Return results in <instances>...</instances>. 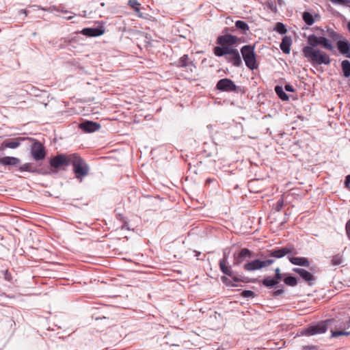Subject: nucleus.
I'll use <instances>...</instances> for the list:
<instances>
[{
	"instance_id": "nucleus-1",
	"label": "nucleus",
	"mask_w": 350,
	"mask_h": 350,
	"mask_svg": "<svg viewBox=\"0 0 350 350\" xmlns=\"http://www.w3.org/2000/svg\"><path fill=\"white\" fill-rule=\"evenodd\" d=\"M336 321L334 319H329L325 321L319 322V323L308 327L307 329L304 330L302 333L303 334L308 336H312L319 334H323L326 332L327 329L330 328L332 338H337L340 336H349L350 335V332L347 331H334L332 330V327L334 326L337 327L336 325H334Z\"/></svg>"
},
{
	"instance_id": "nucleus-2",
	"label": "nucleus",
	"mask_w": 350,
	"mask_h": 350,
	"mask_svg": "<svg viewBox=\"0 0 350 350\" xmlns=\"http://www.w3.org/2000/svg\"><path fill=\"white\" fill-rule=\"evenodd\" d=\"M70 165H72V170L75 173V178L82 182L83 178L89 174L90 167L88 163L78 154L73 153V157L70 161Z\"/></svg>"
},
{
	"instance_id": "nucleus-3",
	"label": "nucleus",
	"mask_w": 350,
	"mask_h": 350,
	"mask_svg": "<svg viewBox=\"0 0 350 350\" xmlns=\"http://www.w3.org/2000/svg\"><path fill=\"white\" fill-rule=\"evenodd\" d=\"M303 53L306 57L310 59L312 65H329L331 63L330 57L325 52L319 49H313L310 46H304Z\"/></svg>"
},
{
	"instance_id": "nucleus-4",
	"label": "nucleus",
	"mask_w": 350,
	"mask_h": 350,
	"mask_svg": "<svg viewBox=\"0 0 350 350\" xmlns=\"http://www.w3.org/2000/svg\"><path fill=\"white\" fill-rule=\"evenodd\" d=\"M241 53L246 66L252 70L257 69L258 65L256 61V56L254 52V46L244 45L241 49Z\"/></svg>"
},
{
	"instance_id": "nucleus-5",
	"label": "nucleus",
	"mask_w": 350,
	"mask_h": 350,
	"mask_svg": "<svg viewBox=\"0 0 350 350\" xmlns=\"http://www.w3.org/2000/svg\"><path fill=\"white\" fill-rule=\"evenodd\" d=\"M215 89L225 92L244 94L245 92L244 88L237 85L232 79L228 78L219 79L216 83Z\"/></svg>"
},
{
	"instance_id": "nucleus-6",
	"label": "nucleus",
	"mask_w": 350,
	"mask_h": 350,
	"mask_svg": "<svg viewBox=\"0 0 350 350\" xmlns=\"http://www.w3.org/2000/svg\"><path fill=\"white\" fill-rule=\"evenodd\" d=\"M72 154H58L52 157L49 161L50 166L55 170H59L63 167H67L70 165V161L72 160Z\"/></svg>"
},
{
	"instance_id": "nucleus-7",
	"label": "nucleus",
	"mask_w": 350,
	"mask_h": 350,
	"mask_svg": "<svg viewBox=\"0 0 350 350\" xmlns=\"http://www.w3.org/2000/svg\"><path fill=\"white\" fill-rule=\"evenodd\" d=\"M228 31H234L233 28L226 27L223 30V35L219 36L217 38V44L220 46H232L236 44L239 40L238 37L229 34Z\"/></svg>"
},
{
	"instance_id": "nucleus-8",
	"label": "nucleus",
	"mask_w": 350,
	"mask_h": 350,
	"mask_svg": "<svg viewBox=\"0 0 350 350\" xmlns=\"http://www.w3.org/2000/svg\"><path fill=\"white\" fill-rule=\"evenodd\" d=\"M274 262L273 259H267L262 260L260 259H255L252 261H248L243 265V269L247 271H254L260 269L264 267H269Z\"/></svg>"
},
{
	"instance_id": "nucleus-9",
	"label": "nucleus",
	"mask_w": 350,
	"mask_h": 350,
	"mask_svg": "<svg viewBox=\"0 0 350 350\" xmlns=\"http://www.w3.org/2000/svg\"><path fill=\"white\" fill-rule=\"evenodd\" d=\"M254 257L253 252L247 248L241 249L238 253H234L233 255L234 266H238L242 264L245 260L252 258Z\"/></svg>"
},
{
	"instance_id": "nucleus-10",
	"label": "nucleus",
	"mask_w": 350,
	"mask_h": 350,
	"mask_svg": "<svg viewBox=\"0 0 350 350\" xmlns=\"http://www.w3.org/2000/svg\"><path fill=\"white\" fill-rule=\"evenodd\" d=\"M31 153L36 161H40L44 159L46 152L44 146L39 142H34L31 148Z\"/></svg>"
},
{
	"instance_id": "nucleus-11",
	"label": "nucleus",
	"mask_w": 350,
	"mask_h": 350,
	"mask_svg": "<svg viewBox=\"0 0 350 350\" xmlns=\"http://www.w3.org/2000/svg\"><path fill=\"white\" fill-rule=\"evenodd\" d=\"M225 59L228 63L232 64L235 67H240L243 64L239 51L232 46Z\"/></svg>"
},
{
	"instance_id": "nucleus-12",
	"label": "nucleus",
	"mask_w": 350,
	"mask_h": 350,
	"mask_svg": "<svg viewBox=\"0 0 350 350\" xmlns=\"http://www.w3.org/2000/svg\"><path fill=\"white\" fill-rule=\"evenodd\" d=\"M23 140L24 138L23 137L5 139L0 146V151H4L6 148H17L20 146L21 142Z\"/></svg>"
},
{
	"instance_id": "nucleus-13",
	"label": "nucleus",
	"mask_w": 350,
	"mask_h": 350,
	"mask_svg": "<svg viewBox=\"0 0 350 350\" xmlns=\"http://www.w3.org/2000/svg\"><path fill=\"white\" fill-rule=\"evenodd\" d=\"M339 52L347 58H350V43L347 40H338L336 42Z\"/></svg>"
},
{
	"instance_id": "nucleus-14",
	"label": "nucleus",
	"mask_w": 350,
	"mask_h": 350,
	"mask_svg": "<svg viewBox=\"0 0 350 350\" xmlns=\"http://www.w3.org/2000/svg\"><path fill=\"white\" fill-rule=\"evenodd\" d=\"M100 126L92 121H85L79 124V128L85 133H92L98 131Z\"/></svg>"
},
{
	"instance_id": "nucleus-15",
	"label": "nucleus",
	"mask_w": 350,
	"mask_h": 350,
	"mask_svg": "<svg viewBox=\"0 0 350 350\" xmlns=\"http://www.w3.org/2000/svg\"><path fill=\"white\" fill-rule=\"evenodd\" d=\"M293 271L296 273L299 274L300 277L307 282L309 284H311L314 281L315 278L314 275L309 271L301 269V268H294Z\"/></svg>"
},
{
	"instance_id": "nucleus-16",
	"label": "nucleus",
	"mask_w": 350,
	"mask_h": 350,
	"mask_svg": "<svg viewBox=\"0 0 350 350\" xmlns=\"http://www.w3.org/2000/svg\"><path fill=\"white\" fill-rule=\"evenodd\" d=\"M176 66L181 68H187L190 72H193V68H195L192 62H189L187 55H183L176 63Z\"/></svg>"
},
{
	"instance_id": "nucleus-17",
	"label": "nucleus",
	"mask_w": 350,
	"mask_h": 350,
	"mask_svg": "<svg viewBox=\"0 0 350 350\" xmlns=\"http://www.w3.org/2000/svg\"><path fill=\"white\" fill-rule=\"evenodd\" d=\"M228 255L226 252L224 253L223 258L219 260V268L221 271L226 275H232V269L230 266H228Z\"/></svg>"
},
{
	"instance_id": "nucleus-18",
	"label": "nucleus",
	"mask_w": 350,
	"mask_h": 350,
	"mask_svg": "<svg viewBox=\"0 0 350 350\" xmlns=\"http://www.w3.org/2000/svg\"><path fill=\"white\" fill-rule=\"evenodd\" d=\"M81 33L88 37H96L101 36L104 33V31L98 27H87L81 30Z\"/></svg>"
},
{
	"instance_id": "nucleus-19",
	"label": "nucleus",
	"mask_w": 350,
	"mask_h": 350,
	"mask_svg": "<svg viewBox=\"0 0 350 350\" xmlns=\"http://www.w3.org/2000/svg\"><path fill=\"white\" fill-rule=\"evenodd\" d=\"M21 163L18 158L14 157H3L0 158V164L4 166L11 165L16 166Z\"/></svg>"
},
{
	"instance_id": "nucleus-20",
	"label": "nucleus",
	"mask_w": 350,
	"mask_h": 350,
	"mask_svg": "<svg viewBox=\"0 0 350 350\" xmlns=\"http://www.w3.org/2000/svg\"><path fill=\"white\" fill-rule=\"evenodd\" d=\"M288 260L295 265L302 266V267H309L310 262L307 258L305 257H288Z\"/></svg>"
},
{
	"instance_id": "nucleus-21",
	"label": "nucleus",
	"mask_w": 350,
	"mask_h": 350,
	"mask_svg": "<svg viewBox=\"0 0 350 350\" xmlns=\"http://www.w3.org/2000/svg\"><path fill=\"white\" fill-rule=\"evenodd\" d=\"M291 43H292V40H291V37L284 36L282 38V42L280 44V47L283 53H284L286 54H288L290 53Z\"/></svg>"
},
{
	"instance_id": "nucleus-22",
	"label": "nucleus",
	"mask_w": 350,
	"mask_h": 350,
	"mask_svg": "<svg viewBox=\"0 0 350 350\" xmlns=\"http://www.w3.org/2000/svg\"><path fill=\"white\" fill-rule=\"evenodd\" d=\"M231 46H215L213 49L214 54L217 57H226V55L229 53V50Z\"/></svg>"
},
{
	"instance_id": "nucleus-23",
	"label": "nucleus",
	"mask_w": 350,
	"mask_h": 350,
	"mask_svg": "<svg viewBox=\"0 0 350 350\" xmlns=\"http://www.w3.org/2000/svg\"><path fill=\"white\" fill-rule=\"evenodd\" d=\"M319 45H321L323 49L328 51H332L334 49L329 40L324 36H320Z\"/></svg>"
},
{
	"instance_id": "nucleus-24",
	"label": "nucleus",
	"mask_w": 350,
	"mask_h": 350,
	"mask_svg": "<svg viewBox=\"0 0 350 350\" xmlns=\"http://www.w3.org/2000/svg\"><path fill=\"white\" fill-rule=\"evenodd\" d=\"M269 256L271 257L280 258L285 256V252H284L282 247L273 249L268 251Z\"/></svg>"
},
{
	"instance_id": "nucleus-25",
	"label": "nucleus",
	"mask_w": 350,
	"mask_h": 350,
	"mask_svg": "<svg viewBox=\"0 0 350 350\" xmlns=\"http://www.w3.org/2000/svg\"><path fill=\"white\" fill-rule=\"evenodd\" d=\"M284 278L283 281L285 284L290 286H295L297 284V280L295 276L288 273H284Z\"/></svg>"
},
{
	"instance_id": "nucleus-26",
	"label": "nucleus",
	"mask_w": 350,
	"mask_h": 350,
	"mask_svg": "<svg viewBox=\"0 0 350 350\" xmlns=\"http://www.w3.org/2000/svg\"><path fill=\"white\" fill-rule=\"evenodd\" d=\"M275 92L277 96L284 101H286L289 99V96L285 93L282 86L276 85L274 88Z\"/></svg>"
},
{
	"instance_id": "nucleus-27",
	"label": "nucleus",
	"mask_w": 350,
	"mask_h": 350,
	"mask_svg": "<svg viewBox=\"0 0 350 350\" xmlns=\"http://www.w3.org/2000/svg\"><path fill=\"white\" fill-rule=\"evenodd\" d=\"M341 68L345 77H350V62L349 60H343L341 62Z\"/></svg>"
},
{
	"instance_id": "nucleus-28",
	"label": "nucleus",
	"mask_w": 350,
	"mask_h": 350,
	"mask_svg": "<svg viewBox=\"0 0 350 350\" xmlns=\"http://www.w3.org/2000/svg\"><path fill=\"white\" fill-rule=\"evenodd\" d=\"M261 282L263 286L269 288H271L278 284V282L270 276L265 277Z\"/></svg>"
},
{
	"instance_id": "nucleus-29",
	"label": "nucleus",
	"mask_w": 350,
	"mask_h": 350,
	"mask_svg": "<svg viewBox=\"0 0 350 350\" xmlns=\"http://www.w3.org/2000/svg\"><path fill=\"white\" fill-rule=\"evenodd\" d=\"M327 36L333 41L338 42V40H340V39L342 38V36L335 31L334 29L331 28L327 29Z\"/></svg>"
},
{
	"instance_id": "nucleus-30",
	"label": "nucleus",
	"mask_w": 350,
	"mask_h": 350,
	"mask_svg": "<svg viewBox=\"0 0 350 350\" xmlns=\"http://www.w3.org/2000/svg\"><path fill=\"white\" fill-rule=\"evenodd\" d=\"M235 27L237 29L241 31L243 34H247V31H249L248 25L243 21H237L235 23Z\"/></svg>"
},
{
	"instance_id": "nucleus-31",
	"label": "nucleus",
	"mask_w": 350,
	"mask_h": 350,
	"mask_svg": "<svg viewBox=\"0 0 350 350\" xmlns=\"http://www.w3.org/2000/svg\"><path fill=\"white\" fill-rule=\"evenodd\" d=\"M320 42V36L317 37V36L312 34L308 38V43L310 45V47L314 49V47L319 45Z\"/></svg>"
},
{
	"instance_id": "nucleus-32",
	"label": "nucleus",
	"mask_w": 350,
	"mask_h": 350,
	"mask_svg": "<svg viewBox=\"0 0 350 350\" xmlns=\"http://www.w3.org/2000/svg\"><path fill=\"white\" fill-rule=\"evenodd\" d=\"M19 170L21 172H37V168L32 163H25L19 167Z\"/></svg>"
},
{
	"instance_id": "nucleus-33",
	"label": "nucleus",
	"mask_w": 350,
	"mask_h": 350,
	"mask_svg": "<svg viewBox=\"0 0 350 350\" xmlns=\"http://www.w3.org/2000/svg\"><path fill=\"white\" fill-rule=\"evenodd\" d=\"M335 321H336V323L334 325H336L337 327H335L334 326L332 327V330L334 331H342V329H345V328H348L349 327V322H350V320L349 321H347V322H342V321H338L335 319H334Z\"/></svg>"
},
{
	"instance_id": "nucleus-34",
	"label": "nucleus",
	"mask_w": 350,
	"mask_h": 350,
	"mask_svg": "<svg viewBox=\"0 0 350 350\" xmlns=\"http://www.w3.org/2000/svg\"><path fill=\"white\" fill-rule=\"evenodd\" d=\"M303 20L308 25H312L314 23L313 16L308 12L303 13Z\"/></svg>"
},
{
	"instance_id": "nucleus-35",
	"label": "nucleus",
	"mask_w": 350,
	"mask_h": 350,
	"mask_svg": "<svg viewBox=\"0 0 350 350\" xmlns=\"http://www.w3.org/2000/svg\"><path fill=\"white\" fill-rule=\"evenodd\" d=\"M274 30L282 35L285 34L287 31L285 25L283 23H280V22H278L275 24Z\"/></svg>"
},
{
	"instance_id": "nucleus-36",
	"label": "nucleus",
	"mask_w": 350,
	"mask_h": 350,
	"mask_svg": "<svg viewBox=\"0 0 350 350\" xmlns=\"http://www.w3.org/2000/svg\"><path fill=\"white\" fill-rule=\"evenodd\" d=\"M128 5L131 7L135 12L139 13L140 12V3L137 0H129Z\"/></svg>"
},
{
	"instance_id": "nucleus-37",
	"label": "nucleus",
	"mask_w": 350,
	"mask_h": 350,
	"mask_svg": "<svg viewBox=\"0 0 350 350\" xmlns=\"http://www.w3.org/2000/svg\"><path fill=\"white\" fill-rule=\"evenodd\" d=\"M284 252H285V255L291 254H297V252L295 250V247L293 245H287L286 246L282 247Z\"/></svg>"
},
{
	"instance_id": "nucleus-38",
	"label": "nucleus",
	"mask_w": 350,
	"mask_h": 350,
	"mask_svg": "<svg viewBox=\"0 0 350 350\" xmlns=\"http://www.w3.org/2000/svg\"><path fill=\"white\" fill-rule=\"evenodd\" d=\"M342 262V258L340 255L337 254L332 257V265L334 266L339 265Z\"/></svg>"
},
{
	"instance_id": "nucleus-39",
	"label": "nucleus",
	"mask_w": 350,
	"mask_h": 350,
	"mask_svg": "<svg viewBox=\"0 0 350 350\" xmlns=\"http://www.w3.org/2000/svg\"><path fill=\"white\" fill-rule=\"evenodd\" d=\"M222 282L228 286H238L237 284H234L232 279L227 278L226 276H222L221 278Z\"/></svg>"
},
{
	"instance_id": "nucleus-40",
	"label": "nucleus",
	"mask_w": 350,
	"mask_h": 350,
	"mask_svg": "<svg viewBox=\"0 0 350 350\" xmlns=\"http://www.w3.org/2000/svg\"><path fill=\"white\" fill-rule=\"evenodd\" d=\"M241 296L245 298L254 297L255 293L250 290H244L241 293Z\"/></svg>"
},
{
	"instance_id": "nucleus-41",
	"label": "nucleus",
	"mask_w": 350,
	"mask_h": 350,
	"mask_svg": "<svg viewBox=\"0 0 350 350\" xmlns=\"http://www.w3.org/2000/svg\"><path fill=\"white\" fill-rule=\"evenodd\" d=\"M267 8L273 12H277V5L275 1H269L267 3Z\"/></svg>"
},
{
	"instance_id": "nucleus-42",
	"label": "nucleus",
	"mask_w": 350,
	"mask_h": 350,
	"mask_svg": "<svg viewBox=\"0 0 350 350\" xmlns=\"http://www.w3.org/2000/svg\"><path fill=\"white\" fill-rule=\"evenodd\" d=\"M333 3L349 6L350 0H330Z\"/></svg>"
},
{
	"instance_id": "nucleus-43",
	"label": "nucleus",
	"mask_w": 350,
	"mask_h": 350,
	"mask_svg": "<svg viewBox=\"0 0 350 350\" xmlns=\"http://www.w3.org/2000/svg\"><path fill=\"white\" fill-rule=\"evenodd\" d=\"M283 206H284V200H283V199H280L276 202L275 207V211L278 212L280 211L282 208L283 207Z\"/></svg>"
},
{
	"instance_id": "nucleus-44",
	"label": "nucleus",
	"mask_w": 350,
	"mask_h": 350,
	"mask_svg": "<svg viewBox=\"0 0 350 350\" xmlns=\"http://www.w3.org/2000/svg\"><path fill=\"white\" fill-rule=\"evenodd\" d=\"M345 230L347 237L350 240V219L346 223Z\"/></svg>"
},
{
	"instance_id": "nucleus-45",
	"label": "nucleus",
	"mask_w": 350,
	"mask_h": 350,
	"mask_svg": "<svg viewBox=\"0 0 350 350\" xmlns=\"http://www.w3.org/2000/svg\"><path fill=\"white\" fill-rule=\"evenodd\" d=\"M229 276L231 278L232 282L234 284H236L237 282L242 281V280L240 278H239L237 275L234 274V272L232 271V275H229Z\"/></svg>"
},
{
	"instance_id": "nucleus-46",
	"label": "nucleus",
	"mask_w": 350,
	"mask_h": 350,
	"mask_svg": "<svg viewBox=\"0 0 350 350\" xmlns=\"http://www.w3.org/2000/svg\"><path fill=\"white\" fill-rule=\"evenodd\" d=\"M284 290L283 288L278 289L273 293V297H278V296L282 295L284 293Z\"/></svg>"
},
{
	"instance_id": "nucleus-47",
	"label": "nucleus",
	"mask_w": 350,
	"mask_h": 350,
	"mask_svg": "<svg viewBox=\"0 0 350 350\" xmlns=\"http://www.w3.org/2000/svg\"><path fill=\"white\" fill-rule=\"evenodd\" d=\"M302 350H317V347L314 345H305L302 347Z\"/></svg>"
},
{
	"instance_id": "nucleus-48",
	"label": "nucleus",
	"mask_w": 350,
	"mask_h": 350,
	"mask_svg": "<svg viewBox=\"0 0 350 350\" xmlns=\"http://www.w3.org/2000/svg\"><path fill=\"white\" fill-rule=\"evenodd\" d=\"M284 90L288 92H293L295 91L294 88L290 84L285 85Z\"/></svg>"
},
{
	"instance_id": "nucleus-49",
	"label": "nucleus",
	"mask_w": 350,
	"mask_h": 350,
	"mask_svg": "<svg viewBox=\"0 0 350 350\" xmlns=\"http://www.w3.org/2000/svg\"><path fill=\"white\" fill-rule=\"evenodd\" d=\"M283 276H284V274L282 273H280V274H275L274 277L273 278L276 282H278V284H279V282L280 280H281L283 278Z\"/></svg>"
},
{
	"instance_id": "nucleus-50",
	"label": "nucleus",
	"mask_w": 350,
	"mask_h": 350,
	"mask_svg": "<svg viewBox=\"0 0 350 350\" xmlns=\"http://www.w3.org/2000/svg\"><path fill=\"white\" fill-rule=\"evenodd\" d=\"M345 185L347 188L350 189V174L346 176L345 180Z\"/></svg>"
},
{
	"instance_id": "nucleus-51",
	"label": "nucleus",
	"mask_w": 350,
	"mask_h": 350,
	"mask_svg": "<svg viewBox=\"0 0 350 350\" xmlns=\"http://www.w3.org/2000/svg\"><path fill=\"white\" fill-rule=\"evenodd\" d=\"M280 269L279 267H277L275 269V274H280Z\"/></svg>"
},
{
	"instance_id": "nucleus-52",
	"label": "nucleus",
	"mask_w": 350,
	"mask_h": 350,
	"mask_svg": "<svg viewBox=\"0 0 350 350\" xmlns=\"http://www.w3.org/2000/svg\"><path fill=\"white\" fill-rule=\"evenodd\" d=\"M213 181L212 179L208 178L206 180V184H210Z\"/></svg>"
},
{
	"instance_id": "nucleus-53",
	"label": "nucleus",
	"mask_w": 350,
	"mask_h": 350,
	"mask_svg": "<svg viewBox=\"0 0 350 350\" xmlns=\"http://www.w3.org/2000/svg\"><path fill=\"white\" fill-rule=\"evenodd\" d=\"M65 18H66L67 19L70 20V19L72 18L73 16H72L67 15V16H65Z\"/></svg>"
},
{
	"instance_id": "nucleus-54",
	"label": "nucleus",
	"mask_w": 350,
	"mask_h": 350,
	"mask_svg": "<svg viewBox=\"0 0 350 350\" xmlns=\"http://www.w3.org/2000/svg\"><path fill=\"white\" fill-rule=\"evenodd\" d=\"M65 18H66L67 19L70 20V19L72 18L73 16H72L67 15V16H65Z\"/></svg>"
},
{
	"instance_id": "nucleus-55",
	"label": "nucleus",
	"mask_w": 350,
	"mask_h": 350,
	"mask_svg": "<svg viewBox=\"0 0 350 350\" xmlns=\"http://www.w3.org/2000/svg\"><path fill=\"white\" fill-rule=\"evenodd\" d=\"M347 29H348V30H349V32H350V22H349V23H347Z\"/></svg>"
}]
</instances>
